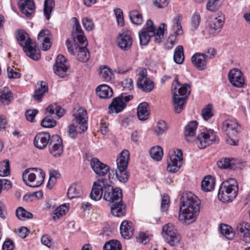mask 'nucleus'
Here are the masks:
<instances>
[{"mask_svg": "<svg viewBox=\"0 0 250 250\" xmlns=\"http://www.w3.org/2000/svg\"><path fill=\"white\" fill-rule=\"evenodd\" d=\"M73 19L75 22V30L73 33L74 44H72L71 42L68 39L66 41L65 44L70 54L74 55L79 61L86 62L90 57L89 52L86 47L88 42L78 20L76 18H73Z\"/></svg>", "mask_w": 250, "mask_h": 250, "instance_id": "1", "label": "nucleus"}, {"mask_svg": "<svg viewBox=\"0 0 250 250\" xmlns=\"http://www.w3.org/2000/svg\"><path fill=\"white\" fill-rule=\"evenodd\" d=\"M180 200V219L187 224L195 222L200 211V202L198 197L191 192H185Z\"/></svg>", "mask_w": 250, "mask_h": 250, "instance_id": "2", "label": "nucleus"}, {"mask_svg": "<svg viewBox=\"0 0 250 250\" xmlns=\"http://www.w3.org/2000/svg\"><path fill=\"white\" fill-rule=\"evenodd\" d=\"M167 25L162 23L156 29L153 21L150 20L146 21L143 28L139 32L140 44L141 45H147L151 37H154V42L156 43H160L164 38V34Z\"/></svg>", "mask_w": 250, "mask_h": 250, "instance_id": "3", "label": "nucleus"}, {"mask_svg": "<svg viewBox=\"0 0 250 250\" xmlns=\"http://www.w3.org/2000/svg\"><path fill=\"white\" fill-rule=\"evenodd\" d=\"M16 36L18 43L22 47L27 56L34 61H38L41 58L40 49L36 46V43L31 41L25 31L20 30Z\"/></svg>", "mask_w": 250, "mask_h": 250, "instance_id": "4", "label": "nucleus"}, {"mask_svg": "<svg viewBox=\"0 0 250 250\" xmlns=\"http://www.w3.org/2000/svg\"><path fill=\"white\" fill-rule=\"evenodd\" d=\"M238 186L234 178H229L223 182L220 185L218 197L222 202H231L237 195Z\"/></svg>", "mask_w": 250, "mask_h": 250, "instance_id": "5", "label": "nucleus"}, {"mask_svg": "<svg viewBox=\"0 0 250 250\" xmlns=\"http://www.w3.org/2000/svg\"><path fill=\"white\" fill-rule=\"evenodd\" d=\"M45 178V173L40 168H28L22 173L23 182L32 188H38L42 184Z\"/></svg>", "mask_w": 250, "mask_h": 250, "instance_id": "6", "label": "nucleus"}, {"mask_svg": "<svg viewBox=\"0 0 250 250\" xmlns=\"http://www.w3.org/2000/svg\"><path fill=\"white\" fill-rule=\"evenodd\" d=\"M222 128L228 136L227 143L230 145L237 146L239 141L238 134L241 131V126L234 120H227L223 122Z\"/></svg>", "mask_w": 250, "mask_h": 250, "instance_id": "7", "label": "nucleus"}, {"mask_svg": "<svg viewBox=\"0 0 250 250\" xmlns=\"http://www.w3.org/2000/svg\"><path fill=\"white\" fill-rule=\"evenodd\" d=\"M129 160V152L127 150H123L116 160V176L121 183H125L128 180L129 175L126 169Z\"/></svg>", "mask_w": 250, "mask_h": 250, "instance_id": "8", "label": "nucleus"}, {"mask_svg": "<svg viewBox=\"0 0 250 250\" xmlns=\"http://www.w3.org/2000/svg\"><path fill=\"white\" fill-rule=\"evenodd\" d=\"M162 234L166 241L171 246L178 244L181 240V236L174 226L170 223L163 227Z\"/></svg>", "mask_w": 250, "mask_h": 250, "instance_id": "9", "label": "nucleus"}, {"mask_svg": "<svg viewBox=\"0 0 250 250\" xmlns=\"http://www.w3.org/2000/svg\"><path fill=\"white\" fill-rule=\"evenodd\" d=\"M133 98L131 95L121 94L119 97L114 98L109 105V112L118 113L123 110L126 106V103Z\"/></svg>", "mask_w": 250, "mask_h": 250, "instance_id": "10", "label": "nucleus"}, {"mask_svg": "<svg viewBox=\"0 0 250 250\" xmlns=\"http://www.w3.org/2000/svg\"><path fill=\"white\" fill-rule=\"evenodd\" d=\"M196 141L200 148L203 149L212 143L218 142V139L213 130H208L200 133L197 137Z\"/></svg>", "mask_w": 250, "mask_h": 250, "instance_id": "11", "label": "nucleus"}, {"mask_svg": "<svg viewBox=\"0 0 250 250\" xmlns=\"http://www.w3.org/2000/svg\"><path fill=\"white\" fill-rule=\"evenodd\" d=\"M54 73L61 78L68 76L70 73L67 59L62 55H58L53 67Z\"/></svg>", "mask_w": 250, "mask_h": 250, "instance_id": "12", "label": "nucleus"}, {"mask_svg": "<svg viewBox=\"0 0 250 250\" xmlns=\"http://www.w3.org/2000/svg\"><path fill=\"white\" fill-rule=\"evenodd\" d=\"M122 198L123 195L121 189L119 188H114L106 181L103 196L104 199L112 204L119 200H122Z\"/></svg>", "mask_w": 250, "mask_h": 250, "instance_id": "13", "label": "nucleus"}, {"mask_svg": "<svg viewBox=\"0 0 250 250\" xmlns=\"http://www.w3.org/2000/svg\"><path fill=\"white\" fill-rule=\"evenodd\" d=\"M225 16L222 13H218V16L210 19L207 31L210 35H215L221 30L225 22Z\"/></svg>", "mask_w": 250, "mask_h": 250, "instance_id": "14", "label": "nucleus"}, {"mask_svg": "<svg viewBox=\"0 0 250 250\" xmlns=\"http://www.w3.org/2000/svg\"><path fill=\"white\" fill-rule=\"evenodd\" d=\"M106 180L102 178L98 179L93 184L90 194V198L94 201H99L102 197L103 192L105 191Z\"/></svg>", "mask_w": 250, "mask_h": 250, "instance_id": "15", "label": "nucleus"}, {"mask_svg": "<svg viewBox=\"0 0 250 250\" xmlns=\"http://www.w3.org/2000/svg\"><path fill=\"white\" fill-rule=\"evenodd\" d=\"M182 151L180 149L178 150L177 154H172L169 157L167 161V170L171 173H175L180 168L182 163Z\"/></svg>", "mask_w": 250, "mask_h": 250, "instance_id": "16", "label": "nucleus"}, {"mask_svg": "<svg viewBox=\"0 0 250 250\" xmlns=\"http://www.w3.org/2000/svg\"><path fill=\"white\" fill-rule=\"evenodd\" d=\"M235 230L237 234L240 235L243 241L247 243H250V224L241 221L238 223L235 228Z\"/></svg>", "mask_w": 250, "mask_h": 250, "instance_id": "17", "label": "nucleus"}, {"mask_svg": "<svg viewBox=\"0 0 250 250\" xmlns=\"http://www.w3.org/2000/svg\"><path fill=\"white\" fill-rule=\"evenodd\" d=\"M75 123L80 125V128L83 131L87 129V115L85 109L79 108L73 114Z\"/></svg>", "mask_w": 250, "mask_h": 250, "instance_id": "18", "label": "nucleus"}, {"mask_svg": "<svg viewBox=\"0 0 250 250\" xmlns=\"http://www.w3.org/2000/svg\"><path fill=\"white\" fill-rule=\"evenodd\" d=\"M90 166L95 173L100 176H104L109 171V167L95 157L90 160Z\"/></svg>", "mask_w": 250, "mask_h": 250, "instance_id": "19", "label": "nucleus"}, {"mask_svg": "<svg viewBox=\"0 0 250 250\" xmlns=\"http://www.w3.org/2000/svg\"><path fill=\"white\" fill-rule=\"evenodd\" d=\"M172 90L173 94L176 93L178 96L186 97L187 98L190 93L191 89L190 86L187 83L181 85L178 82V78L176 77L172 83Z\"/></svg>", "mask_w": 250, "mask_h": 250, "instance_id": "20", "label": "nucleus"}, {"mask_svg": "<svg viewBox=\"0 0 250 250\" xmlns=\"http://www.w3.org/2000/svg\"><path fill=\"white\" fill-rule=\"evenodd\" d=\"M228 79L231 84L235 87H241L244 84L242 73L238 69L230 70L228 74Z\"/></svg>", "mask_w": 250, "mask_h": 250, "instance_id": "21", "label": "nucleus"}, {"mask_svg": "<svg viewBox=\"0 0 250 250\" xmlns=\"http://www.w3.org/2000/svg\"><path fill=\"white\" fill-rule=\"evenodd\" d=\"M118 46L123 50H129L132 45V38L129 32H123L117 38Z\"/></svg>", "mask_w": 250, "mask_h": 250, "instance_id": "22", "label": "nucleus"}, {"mask_svg": "<svg viewBox=\"0 0 250 250\" xmlns=\"http://www.w3.org/2000/svg\"><path fill=\"white\" fill-rule=\"evenodd\" d=\"M181 19L182 17L180 15L176 16L173 19V27L176 29H175L174 34L170 35L167 40V42H169L171 45H174L176 43V36L181 35L183 33L181 24Z\"/></svg>", "mask_w": 250, "mask_h": 250, "instance_id": "23", "label": "nucleus"}, {"mask_svg": "<svg viewBox=\"0 0 250 250\" xmlns=\"http://www.w3.org/2000/svg\"><path fill=\"white\" fill-rule=\"evenodd\" d=\"M50 134L48 132H41L37 134L34 139V144L36 147L40 149L45 148L49 144Z\"/></svg>", "mask_w": 250, "mask_h": 250, "instance_id": "24", "label": "nucleus"}, {"mask_svg": "<svg viewBox=\"0 0 250 250\" xmlns=\"http://www.w3.org/2000/svg\"><path fill=\"white\" fill-rule=\"evenodd\" d=\"M21 12L27 17L34 12V3L33 0H20L18 3Z\"/></svg>", "mask_w": 250, "mask_h": 250, "instance_id": "25", "label": "nucleus"}, {"mask_svg": "<svg viewBox=\"0 0 250 250\" xmlns=\"http://www.w3.org/2000/svg\"><path fill=\"white\" fill-rule=\"evenodd\" d=\"M198 123L195 121L190 122L185 127V137L187 142L191 143L195 140V132Z\"/></svg>", "mask_w": 250, "mask_h": 250, "instance_id": "26", "label": "nucleus"}, {"mask_svg": "<svg viewBox=\"0 0 250 250\" xmlns=\"http://www.w3.org/2000/svg\"><path fill=\"white\" fill-rule=\"evenodd\" d=\"M137 86L144 92H149L154 88L153 82L144 75H140L137 80Z\"/></svg>", "mask_w": 250, "mask_h": 250, "instance_id": "27", "label": "nucleus"}, {"mask_svg": "<svg viewBox=\"0 0 250 250\" xmlns=\"http://www.w3.org/2000/svg\"><path fill=\"white\" fill-rule=\"evenodd\" d=\"M111 213L115 217H120L125 215L126 210L125 205L122 200L115 202L110 205Z\"/></svg>", "mask_w": 250, "mask_h": 250, "instance_id": "28", "label": "nucleus"}, {"mask_svg": "<svg viewBox=\"0 0 250 250\" xmlns=\"http://www.w3.org/2000/svg\"><path fill=\"white\" fill-rule=\"evenodd\" d=\"M191 62L199 70H202L206 68L207 59L204 53H195L191 58Z\"/></svg>", "mask_w": 250, "mask_h": 250, "instance_id": "29", "label": "nucleus"}, {"mask_svg": "<svg viewBox=\"0 0 250 250\" xmlns=\"http://www.w3.org/2000/svg\"><path fill=\"white\" fill-rule=\"evenodd\" d=\"M134 228L132 223L126 220L122 222L120 225V233L125 239H128L133 235Z\"/></svg>", "mask_w": 250, "mask_h": 250, "instance_id": "30", "label": "nucleus"}, {"mask_svg": "<svg viewBox=\"0 0 250 250\" xmlns=\"http://www.w3.org/2000/svg\"><path fill=\"white\" fill-rule=\"evenodd\" d=\"M48 91V87L47 83L44 81H41L38 83L33 97L35 100L41 101L44 94Z\"/></svg>", "mask_w": 250, "mask_h": 250, "instance_id": "31", "label": "nucleus"}, {"mask_svg": "<svg viewBox=\"0 0 250 250\" xmlns=\"http://www.w3.org/2000/svg\"><path fill=\"white\" fill-rule=\"evenodd\" d=\"M237 161L233 158H224L219 160L217 165L221 169H235L237 167Z\"/></svg>", "mask_w": 250, "mask_h": 250, "instance_id": "32", "label": "nucleus"}, {"mask_svg": "<svg viewBox=\"0 0 250 250\" xmlns=\"http://www.w3.org/2000/svg\"><path fill=\"white\" fill-rule=\"evenodd\" d=\"M137 117L140 121H146L149 117V105L146 102L140 104L137 108Z\"/></svg>", "mask_w": 250, "mask_h": 250, "instance_id": "33", "label": "nucleus"}, {"mask_svg": "<svg viewBox=\"0 0 250 250\" xmlns=\"http://www.w3.org/2000/svg\"><path fill=\"white\" fill-rule=\"evenodd\" d=\"M187 100L186 97H180L176 93H174L173 100L176 113L179 114L184 109Z\"/></svg>", "mask_w": 250, "mask_h": 250, "instance_id": "34", "label": "nucleus"}, {"mask_svg": "<svg viewBox=\"0 0 250 250\" xmlns=\"http://www.w3.org/2000/svg\"><path fill=\"white\" fill-rule=\"evenodd\" d=\"M96 91L97 95L102 99L110 98L113 94L112 89L105 84H102L97 87Z\"/></svg>", "mask_w": 250, "mask_h": 250, "instance_id": "35", "label": "nucleus"}, {"mask_svg": "<svg viewBox=\"0 0 250 250\" xmlns=\"http://www.w3.org/2000/svg\"><path fill=\"white\" fill-rule=\"evenodd\" d=\"M214 186L215 180L210 175L206 176L202 182V189L206 192L212 190L214 188Z\"/></svg>", "mask_w": 250, "mask_h": 250, "instance_id": "36", "label": "nucleus"}, {"mask_svg": "<svg viewBox=\"0 0 250 250\" xmlns=\"http://www.w3.org/2000/svg\"><path fill=\"white\" fill-rule=\"evenodd\" d=\"M12 98V94L7 87L0 89V102L3 104H9Z\"/></svg>", "mask_w": 250, "mask_h": 250, "instance_id": "37", "label": "nucleus"}, {"mask_svg": "<svg viewBox=\"0 0 250 250\" xmlns=\"http://www.w3.org/2000/svg\"><path fill=\"white\" fill-rule=\"evenodd\" d=\"M82 192V189L80 186L72 184L68 189L67 196L70 199L77 198L80 196Z\"/></svg>", "mask_w": 250, "mask_h": 250, "instance_id": "38", "label": "nucleus"}, {"mask_svg": "<svg viewBox=\"0 0 250 250\" xmlns=\"http://www.w3.org/2000/svg\"><path fill=\"white\" fill-rule=\"evenodd\" d=\"M223 0H208L206 4V9L210 12H215L221 6Z\"/></svg>", "mask_w": 250, "mask_h": 250, "instance_id": "39", "label": "nucleus"}, {"mask_svg": "<svg viewBox=\"0 0 250 250\" xmlns=\"http://www.w3.org/2000/svg\"><path fill=\"white\" fill-rule=\"evenodd\" d=\"M173 59L177 64H181L184 60L183 47L182 45H178L175 49Z\"/></svg>", "mask_w": 250, "mask_h": 250, "instance_id": "40", "label": "nucleus"}, {"mask_svg": "<svg viewBox=\"0 0 250 250\" xmlns=\"http://www.w3.org/2000/svg\"><path fill=\"white\" fill-rule=\"evenodd\" d=\"M221 233L228 240H232L234 237V233L232 228L227 225L222 224L220 226Z\"/></svg>", "mask_w": 250, "mask_h": 250, "instance_id": "41", "label": "nucleus"}, {"mask_svg": "<svg viewBox=\"0 0 250 250\" xmlns=\"http://www.w3.org/2000/svg\"><path fill=\"white\" fill-rule=\"evenodd\" d=\"M151 157L156 161H160L163 155V149L160 146L152 147L150 150Z\"/></svg>", "mask_w": 250, "mask_h": 250, "instance_id": "42", "label": "nucleus"}, {"mask_svg": "<svg viewBox=\"0 0 250 250\" xmlns=\"http://www.w3.org/2000/svg\"><path fill=\"white\" fill-rule=\"evenodd\" d=\"M55 5L54 0H45L43 13L47 20L50 18V14Z\"/></svg>", "mask_w": 250, "mask_h": 250, "instance_id": "43", "label": "nucleus"}, {"mask_svg": "<svg viewBox=\"0 0 250 250\" xmlns=\"http://www.w3.org/2000/svg\"><path fill=\"white\" fill-rule=\"evenodd\" d=\"M73 123L68 126V133L70 137L75 139L77 137L78 133H81L85 131H83L80 128V125H77V123Z\"/></svg>", "mask_w": 250, "mask_h": 250, "instance_id": "44", "label": "nucleus"}, {"mask_svg": "<svg viewBox=\"0 0 250 250\" xmlns=\"http://www.w3.org/2000/svg\"><path fill=\"white\" fill-rule=\"evenodd\" d=\"M129 17L132 22L134 24L139 25L143 22L142 15L136 10L130 12Z\"/></svg>", "mask_w": 250, "mask_h": 250, "instance_id": "45", "label": "nucleus"}, {"mask_svg": "<svg viewBox=\"0 0 250 250\" xmlns=\"http://www.w3.org/2000/svg\"><path fill=\"white\" fill-rule=\"evenodd\" d=\"M10 168L9 161L5 160L0 163V176L5 177L10 175Z\"/></svg>", "mask_w": 250, "mask_h": 250, "instance_id": "46", "label": "nucleus"}, {"mask_svg": "<svg viewBox=\"0 0 250 250\" xmlns=\"http://www.w3.org/2000/svg\"><path fill=\"white\" fill-rule=\"evenodd\" d=\"M17 217L21 220H25L26 219L32 218L33 214L30 212L27 211L22 207H19L16 210Z\"/></svg>", "mask_w": 250, "mask_h": 250, "instance_id": "47", "label": "nucleus"}, {"mask_svg": "<svg viewBox=\"0 0 250 250\" xmlns=\"http://www.w3.org/2000/svg\"><path fill=\"white\" fill-rule=\"evenodd\" d=\"M68 211V207L66 204L61 205L54 210L53 217L55 219L56 218L59 219L60 217L65 215Z\"/></svg>", "mask_w": 250, "mask_h": 250, "instance_id": "48", "label": "nucleus"}, {"mask_svg": "<svg viewBox=\"0 0 250 250\" xmlns=\"http://www.w3.org/2000/svg\"><path fill=\"white\" fill-rule=\"evenodd\" d=\"M104 250H121L120 242L116 240H112L105 243Z\"/></svg>", "mask_w": 250, "mask_h": 250, "instance_id": "49", "label": "nucleus"}, {"mask_svg": "<svg viewBox=\"0 0 250 250\" xmlns=\"http://www.w3.org/2000/svg\"><path fill=\"white\" fill-rule=\"evenodd\" d=\"M100 76L105 81H109L111 79L112 73L109 68L106 66H103L100 68Z\"/></svg>", "mask_w": 250, "mask_h": 250, "instance_id": "50", "label": "nucleus"}, {"mask_svg": "<svg viewBox=\"0 0 250 250\" xmlns=\"http://www.w3.org/2000/svg\"><path fill=\"white\" fill-rule=\"evenodd\" d=\"M202 116L205 121H208L213 116L211 104H208L202 109Z\"/></svg>", "mask_w": 250, "mask_h": 250, "instance_id": "51", "label": "nucleus"}, {"mask_svg": "<svg viewBox=\"0 0 250 250\" xmlns=\"http://www.w3.org/2000/svg\"><path fill=\"white\" fill-rule=\"evenodd\" d=\"M60 177V174L57 170H53L50 171L49 179L48 182L47 187L50 188L56 182L57 179Z\"/></svg>", "mask_w": 250, "mask_h": 250, "instance_id": "52", "label": "nucleus"}, {"mask_svg": "<svg viewBox=\"0 0 250 250\" xmlns=\"http://www.w3.org/2000/svg\"><path fill=\"white\" fill-rule=\"evenodd\" d=\"M56 125V121L51 116L45 117L41 122V125L45 128H52Z\"/></svg>", "mask_w": 250, "mask_h": 250, "instance_id": "53", "label": "nucleus"}, {"mask_svg": "<svg viewBox=\"0 0 250 250\" xmlns=\"http://www.w3.org/2000/svg\"><path fill=\"white\" fill-rule=\"evenodd\" d=\"M50 154L55 157H58L61 155L63 151V146H49Z\"/></svg>", "mask_w": 250, "mask_h": 250, "instance_id": "54", "label": "nucleus"}, {"mask_svg": "<svg viewBox=\"0 0 250 250\" xmlns=\"http://www.w3.org/2000/svg\"><path fill=\"white\" fill-rule=\"evenodd\" d=\"M82 24L84 29L87 31H91L94 29V24L92 20L89 18H83L82 19Z\"/></svg>", "mask_w": 250, "mask_h": 250, "instance_id": "55", "label": "nucleus"}, {"mask_svg": "<svg viewBox=\"0 0 250 250\" xmlns=\"http://www.w3.org/2000/svg\"><path fill=\"white\" fill-rule=\"evenodd\" d=\"M42 243L49 248H53L54 247V242L50 236L47 234L42 235L41 238Z\"/></svg>", "mask_w": 250, "mask_h": 250, "instance_id": "56", "label": "nucleus"}, {"mask_svg": "<svg viewBox=\"0 0 250 250\" xmlns=\"http://www.w3.org/2000/svg\"><path fill=\"white\" fill-rule=\"evenodd\" d=\"M49 146L59 145L63 146L61 138L58 135H53L52 137L50 136Z\"/></svg>", "mask_w": 250, "mask_h": 250, "instance_id": "57", "label": "nucleus"}, {"mask_svg": "<svg viewBox=\"0 0 250 250\" xmlns=\"http://www.w3.org/2000/svg\"><path fill=\"white\" fill-rule=\"evenodd\" d=\"M201 21V18L199 14H194L191 17V24L192 30H196L198 27Z\"/></svg>", "mask_w": 250, "mask_h": 250, "instance_id": "58", "label": "nucleus"}, {"mask_svg": "<svg viewBox=\"0 0 250 250\" xmlns=\"http://www.w3.org/2000/svg\"><path fill=\"white\" fill-rule=\"evenodd\" d=\"M168 128L167 123L163 120L159 121L157 123L156 132L158 134H162Z\"/></svg>", "mask_w": 250, "mask_h": 250, "instance_id": "59", "label": "nucleus"}, {"mask_svg": "<svg viewBox=\"0 0 250 250\" xmlns=\"http://www.w3.org/2000/svg\"><path fill=\"white\" fill-rule=\"evenodd\" d=\"M114 13L118 25L123 26L124 25V19L122 10L119 8L114 9Z\"/></svg>", "mask_w": 250, "mask_h": 250, "instance_id": "60", "label": "nucleus"}, {"mask_svg": "<svg viewBox=\"0 0 250 250\" xmlns=\"http://www.w3.org/2000/svg\"><path fill=\"white\" fill-rule=\"evenodd\" d=\"M52 35L48 29L42 30L38 36V40L42 41L51 38Z\"/></svg>", "mask_w": 250, "mask_h": 250, "instance_id": "61", "label": "nucleus"}, {"mask_svg": "<svg viewBox=\"0 0 250 250\" xmlns=\"http://www.w3.org/2000/svg\"><path fill=\"white\" fill-rule=\"evenodd\" d=\"M170 203L169 197L166 194H164L161 201V210L163 211L167 210Z\"/></svg>", "mask_w": 250, "mask_h": 250, "instance_id": "62", "label": "nucleus"}, {"mask_svg": "<svg viewBox=\"0 0 250 250\" xmlns=\"http://www.w3.org/2000/svg\"><path fill=\"white\" fill-rule=\"evenodd\" d=\"M38 113L37 109H29L25 112L26 119L31 122H33L36 114Z\"/></svg>", "mask_w": 250, "mask_h": 250, "instance_id": "63", "label": "nucleus"}, {"mask_svg": "<svg viewBox=\"0 0 250 250\" xmlns=\"http://www.w3.org/2000/svg\"><path fill=\"white\" fill-rule=\"evenodd\" d=\"M122 84L125 89L131 90L133 88V81L130 78H127L124 80Z\"/></svg>", "mask_w": 250, "mask_h": 250, "instance_id": "64", "label": "nucleus"}]
</instances>
